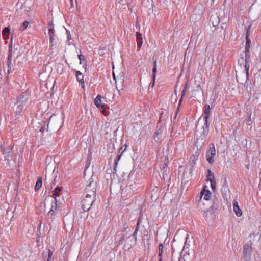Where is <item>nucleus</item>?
Here are the masks:
<instances>
[{
  "label": "nucleus",
  "instance_id": "ea45409f",
  "mask_svg": "<svg viewBox=\"0 0 261 261\" xmlns=\"http://www.w3.org/2000/svg\"><path fill=\"white\" fill-rule=\"evenodd\" d=\"M223 188L225 190L226 189H228V182H227V179H226V177H225V178H224V183L223 184V186H222Z\"/></svg>",
  "mask_w": 261,
  "mask_h": 261
},
{
  "label": "nucleus",
  "instance_id": "473e14b6",
  "mask_svg": "<svg viewBox=\"0 0 261 261\" xmlns=\"http://www.w3.org/2000/svg\"><path fill=\"white\" fill-rule=\"evenodd\" d=\"M251 40L250 39H246L245 48V50L248 51L250 48Z\"/></svg>",
  "mask_w": 261,
  "mask_h": 261
},
{
  "label": "nucleus",
  "instance_id": "09e8293b",
  "mask_svg": "<svg viewBox=\"0 0 261 261\" xmlns=\"http://www.w3.org/2000/svg\"><path fill=\"white\" fill-rule=\"evenodd\" d=\"M155 77H156L152 76V80H151V81L150 83V84L151 85L152 87H153L155 85Z\"/></svg>",
  "mask_w": 261,
  "mask_h": 261
},
{
  "label": "nucleus",
  "instance_id": "4be33fe9",
  "mask_svg": "<svg viewBox=\"0 0 261 261\" xmlns=\"http://www.w3.org/2000/svg\"><path fill=\"white\" fill-rule=\"evenodd\" d=\"M42 179L41 177H39L37 178V180L36 181V185H35V188H34L35 191H37L38 190H39L42 187Z\"/></svg>",
  "mask_w": 261,
  "mask_h": 261
},
{
  "label": "nucleus",
  "instance_id": "412c9836",
  "mask_svg": "<svg viewBox=\"0 0 261 261\" xmlns=\"http://www.w3.org/2000/svg\"><path fill=\"white\" fill-rule=\"evenodd\" d=\"M62 187H57L55 188V190L54 191V193L53 194L52 197L54 198V199H57V197L60 196V192L63 190Z\"/></svg>",
  "mask_w": 261,
  "mask_h": 261
},
{
  "label": "nucleus",
  "instance_id": "c03bdc74",
  "mask_svg": "<svg viewBox=\"0 0 261 261\" xmlns=\"http://www.w3.org/2000/svg\"><path fill=\"white\" fill-rule=\"evenodd\" d=\"M78 58L80 60V64H82V62L85 60L84 57L82 55L80 54L78 55Z\"/></svg>",
  "mask_w": 261,
  "mask_h": 261
},
{
  "label": "nucleus",
  "instance_id": "e2e57ef3",
  "mask_svg": "<svg viewBox=\"0 0 261 261\" xmlns=\"http://www.w3.org/2000/svg\"><path fill=\"white\" fill-rule=\"evenodd\" d=\"M163 167H166L167 168H168V164H166V163H164Z\"/></svg>",
  "mask_w": 261,
  "mask_h": 261
},
{
  "label": "nucleus",
  "instance_id": "864d4df0",
  "mask_svg": "<svg viewBox=\"0 0 261 261\" xmlns=\"http://www.w3.org/2000/svg\"><path fill=\"white\" fill-rule=\"evenodd\" d=\"M48 25L49 26V28L50 27H54V25H53V21H49L48 23Z\"/></svg>",
  "mask_w": 261,
  "mask_h": 261
},
{
  "label": "nucleus",
  "instance_id": "58836bf2",
  "mask_svg": "<svg viewBox=\"0 0 261 261\" xmlns=\"http://www.w3.org/2000/svg\"><path fill=\"white\" fill-rule=\"evenodd\" d=\"M251 114H250L249 116V118L248 119H247V121H246V124L248 125V126H251L250 128V129H251L252 128V121L251 120Z\"/></svg>",
  "mask_w": 261,
  "mask_h": 261
},
{
  "label": "nucleus",
  "instance_id": "79ce46f5",
  "mask_svg": "<svg viewBox=\"0 0 261 261\" xmlns=\"http://www.w3.org/2000/svg\"><path fill=\"white\" fill-rule=\"evenodd\" d=\"M53 252L52 251H51L50 249L48 251V257L46 261H50L51 256L53 255Z\"/></svg>",
  "mask_w": 261,
  "mask_h": 261
},
{
  "label": "nucleus",
  "instance_id": "cd10ccee",
  "mask_svg": "<svg viewBox=\"0 0 261 261\" xmlns=\"http://www.w3.org/2000/svg\"><path fill=\"white\" fill-rule=\"evenodd\" d=\"M163 171V179L164 180H167L168 179V175L167 172H168V168L166 167H163L162 168Z\"/></svg>",
  "mask_w": 261,
  "mask_h": 261
},
{
  "label": "nucleus",
  "instance_id": "72a5a7b5",
  "mask_svg": "<svg viewBox=\"0 0 261 261\" xmlns=\"http://www.w3.org/2000/svg\"><path fill=\"white\" fill-rule=\"evenodd\" d=\"M10 32V28L8 27L4 28L2 31V36H5V35H9Z\"/></svg>",
  "mask_w": 261,
  "mask_h": 261
},
{
  "label": "nucleus",
  "instance_id": "393cba45",
  "mask_svg": "<svg viewBox=\"0 0 261 261\" xmlns=\"http://www.w3.org/2000/svg\"><path fill=\"white\" fill-rule=\"evenodd\" d=\"M13 149V147H11V148L9 149V151H6L4 146L2 144L1 142L0 141V151L3 154H9L10 153Z\"/></svg>",
  "mask_w": 261,
  "mask_h": 261
},
{
  "label": "nucleus",
  "instance_id": "4c0bfd02",
  "mask_svg": "<svg viewBox=\"0 0 261 261\" xmlns=\"http://www.w3.org/2000/svg\"><path fill=\"white\" fill-rule=\"evenodd\" d=\"M211 187L213 191H215L216 189V181L215 180H210Z\"/></svg>",
  "mask_w": 261,
  "mask_h": 261
},
{
  "label": "nucleus",
  "instance_id": "de8ad7c7",
  "mask_svg": "<svg viewBox=\"0 0 261 261\" xmlns=\"http://www.w3.org/2000/svg\"><path fill=\"white\" fill-rule=\"evenodd\" d=\"M66 33L67 35V41L69 42V41L71 39V35L69 31L66 30Z\"/></svg>",
  "mask_w": 261,
  "mask_h": 261
},
{
  "label": "nucleus",
  "instance_id": "f3484780",
  "mask_svg": "<svg viewBox=\"0 0 261 261\" xmlns=\"http://www.w3.org/2000/svg\"><path fill=\"white\" fill-rule=\"evenodd\" d=\"M76 73V77L77 81L81 83L82 88H84L85 84L84 81V75L82 74V73L79 71H75Z\"/></svg>",
  "mask_w": 261,
  "mask_h": 261
},
{
  "label": "nucleus",
  "instance_id": "dca6fc26",
  "mask_svg": "<svg viewBox=\"0 0 261 261\" xmlns=\"http://www.w3.org/2000/svg\"><path fill=\"white\" fill-rule=\"evenodd\" d=\"M49 37V42L51 44V47L53 46V42L54 41L55 30L54 27L49 28L48 32Z\"/></svg>",
  "mask_w": 261,
  "mask_h": 261
},
{
  "label": "nucleus",
  "instance_id": "6e6d98bb",
  "mask_svg": "<svg viewBox=\"0 0 261 261\" xmlns=\"http://www.w3.org/2000/svg\"><path fill=\"white\" fill-rule=\"evenodd\" d=\"M258 188H259V190H261V179H260L259 180V185H258Z\"/></svg>",
  "mask_w": 261,
  "mask_h": 261
},
{
  "label": "nucleus",
  "instance_id": "c85d7f7f",
  "mask_svg": "<svg viewBox=\"0 0 261 261\" xmlns=\"http://www.w3.org/2000/svg\"><path fill=\"white\" fill-rule=\"evenodd\" d=\"M208 174L207 175V181H210V180H215V176L213 172H212L210 169L207 170Z\"/></svg>",
  "mask_w": 261,
  "mask_h": 261
},
{
  "label": "nucleus",
  "instance_id": "603ef678",
  "mask_svg": "<svg viewBox=\"0 0 261 261\" xmlns=\"http://www.w3.org/2000/svg\"><path fill=\"white\" fill-rule=\"evenodd\" d=\"M101 108H102V111H101V113L104 114L105 115H106V110H105V109L104 108V105H103V107H101Z\"/></svg>",
  "mask_w": 261,
  "mask_h": 261
},
{
  "label": "nucleus",
  "instance_id": "f257e3e1",
  "mask_svg": "<svg viewBox=\"0 0 261 261\" xmlns=\"http://www.w3.org/2000/svg\"><path fill=\"white\" fill-rule=\"evenodd\" d=\"M131 231L132 229L130 228L128 226L124 225L123 228L116 233L115 240L117 239L116 243L117 244V246L122 245L125 241L124 247L127 248V249H130L132 247L135 243L130 242V239H133L132 235H130Z\"/></svg>",
  "mask_w": 261,
  "mask_h": 261
},
{
  "label": "nucleus",
  "instance_id": "423d86ee",
  "mask_svg": "<svg viewBox=\"0 0 261 261\" xmlns=\"http://www.w3.org/2000/svg\"><path fill=\"white\" fill-rule=\"evenodd\" d=\"M13 36H11V39H10V42L9 45L8 47V56L7 58V65L8 67V73H10V70L11 69V64H12V51H13Z\"/></svg>",
  "mask_w": 261,
  "mask_h": 261
},
{
  "label": "nucleus",
  "instance_id": "9d476101",
  "mask_svg": "<svg viewBox=\"0 0 261 261\" xmlns=\"http://www.w3.org/2000/svg\"><path fill=\"white\" fill-rule=\"evenodd\" d=\"M245 60V64L244 65V70L246 73L247 76L248 77L249 70L250 68L249 63L250 62V50H248V51L245 50V56H244Z\"/></svg>",
  "mask_w": 261,
  "mask_h": 261
},
{
  "label": "nucleus",
  "instance_id": "6e6552de",
  "mask_svg": "<svg viewBox=\"0 0 261 261\" xmlns=\"http://www.w3.org/2000/svg\"><path fill=\"white\" fill-rule=\"evenodd\" d=\"M59 206L57 204V199H54L51 202V206L49 212L48 213L49 216L52 220L54 219V216L55 215L56 212L59 208Z\"/></svg>",
  "mask_w": 261,
  "mask_h": 261
},
{
  "label": "nucleus",
  "instance_id": "13d9d810",
  "mask_svg": "<svg viewBox=\"0 0 261 261\" xmlns=\"http://www.w3.org/2000/svg\"><path fill=\"white\" fill-rule=\"evenodd\" d=\"M188 85V83L187 82V83L185 84V86H184V88L187 89V88Z\"/></svg>",
  "mask_w": 261,
  "mask_h": 261
},
{
  "label": "nucleus",
  "instance_id": "8fccbe9b",
  "mask_svg": "<svg viewBox=\"0 0 261 261\" xmlns=\"http://www.w3.org/2000/svg\"><path fill=\"white\" fill-rule=\"evenodd\" d=\"M120 80H121L122 82L124 81V76L123 73H122V74L120 75Z\"/></svg>",
  "mask_w": 261,
  "mask_h": 261
},
{
  "label": "nucleus",
  "instance_id": "39448f33",
  "mask_svg": "<svg viewBox=\"0 0 261 261\" xmlns=\"http://www.w3.org/2000/svg\"><path fill=\"white\" fill-rule=\"evenodd\" d=\"M216 155V149L214 144L211 143L209 145L208 150L206 153V158L207 161L210 164H213L214 162V156Z\"/></svg>",
  "mask_w": 261,
  "mask_h": 261
},
{
  "label": "nucleus",
  "instance_id": "c756f323",
  "mask_svg": "<svg viewBox=\"0 0 261 261\" xmlns=\"http://www.w3.org/2000/svg\"><path fill=\"white\" fill-rule=\"evenodd\" d=\"M153 138L156 142H160L162 138V135L158 134V132H154Z\"/></svg>",
  "mask_w": 261,
  "mask_h": 261
},
{
  "label": "nucleus",
  "instance_id": "b1692460",
  "mask_svg": "<svg viewBox=\"0 0 261 261\" xmlns=\"http://www.w3.org/2000/svg\"><path fill=\"white\" fill-rule=\"evenodd\" d=\"M163 244L160 243L158 246V257L159 260H162V254L163 252Z\"/></svg>",
  "mask_w": 261,
  "mask_h": 261
},
{
  "label": "nucleus",
  "instance_id": "052dcab7",
  "mask_svg": "<svg viewBox=\"0 0 261 261\" xmlns=\"http://www.w3.org/2000/svg\"><path fill=\"white\" fill-rule=\"evenodd\" d=\"M42 256L43 257H47V254H45V253L43 252Z\"/></svg>",
  "mask_w": 261,
  "mask_h": 261
},
{
  "label": "nucleus",
  "instance_id": "c9c22d12",
  "mask_svg": "<svg viewBox=\"0 0 261 261\" xmlns=\"http://www.w3.org/2000/svg\"><path fill=\"white\" fill-rule=\"evenodd\" d=\"M164 126L162 125L157 126V129L155 132H158V134L162 135V133L164 132Z\"/></svg>",
  "mask_w": 261,
  "mask_h": 261
},
{
  "label": "nucleus",
  "instance_id": "bb28decb",
  "mask_svg": "<svg viewBox=\"0 0 261 261\" xmlns=\"http://www.w3.org/2000/svg\"><path fill=\"white\" fill-rule=\"evenodd\" d=\"M186 92H187V89L183 88V89L181 91V98H180L179 101L178 102V104L177 111L179 110V107L182 103L183 98L186 94Z\"/></svg>",
  "mask_w": 261,
  "mask_h": 261
},
{
  "label": "nucleus",
  "instance_id": "a878e982",
  "mask_svg": "<svg viewBox=\"0 0 261 261\" xmlns=\"http://www.w3.org/2000/svg\"><path fill=\"white\" fill-rule=\"evenodd\" d=\"M219 201L217 198L213 200V204L211 206L210 208L212 210H216L219 208Z\"/></svg>",
  "mask_w": 261,
  "mask_h": 261
},
{
  "label": "nucleus",
  "instance_id": "49530a36",
  "mask_svg": "<svg viewBox=\"0 0 261 261\" xmlns=\"http://www.w3.org/2000/svg\"><path fill=\"white\" fill-rule=\"evenodd\" d=\"M206 187V186L205 185L204 187V188L200 192V199L201 198L202 196L203 195H204V194L205 193V191H206L205 190V188Z\"/></svg>",
  "mask_w": 261,
  "mask_h": 261
},
{
  "label": "nucleus",
  "instance_id": "6ab92c4d",
  "mask_svg": "<svg viewBox=\"0 0 261 261\" xmlns=\"http://www.w3.org/2000/svg\"><path fill=\"white\" fill-rule=\"evenodd\" d=\"M233 211L238 217H240L242 216V211L240 208L237 201H234L233 202Z\"/></svg>",
  "mask_w": 261,
  "mask_h": 261
},
{
  "label": "nucleus",
  "instance_id": "0eeeda50",
  "mask_svg": "<svg viewBox=\"0 0 261 261\" xmlns=\"http://www.w3.org/2000/svg\"><path fill=\"white\" fill-rule=\"evenodd\" d=\"M142 214L141 213L140 214V216L138 219V220H137V225H136V228H135L133 233L131 234L133 239H130V242H132V243H136V242L137 241V233L139 231L140 225L142 223Z\"/></svg>",
  "mask_w": 261,
  "mask_h": 261
},
{
  "label": "nucleus",
  "instance_id": "f8f14e48",
  "mask_svg": "<svg viewBox=\"0 0 261 261\" xmlns=\"http://www.w3.org/2000/svg\"><path fill=\"white\" fill-rule=\"evenodd\" d=\"M189 238V235L188 234H187L186 236V241L185 242L184 249H183L182 252L180 253V257H181V258H185V261H189L190 260L189 254L187 253V252H185L184 254H183V251H184V250H185L186 249V247L187 248H188V247H186V246L187 245V242H188V240Z\"/></svg>",
  "mask_w": 261,
  "mask_h": 261
},
{
  "label": "nucleus",
  "instance_id": "a19ab883",
  "mask_svg": "<svg viewBox=\"0 0 261 261\" xmlns=\"http://www.w3.org/2000/svg\"><path fill=\"white\" fill-rule=\"evenodd\" d=\"M250 28L251 26L249 25L247 29H246V37L245 39H249V36L250 35Z\"/></svg>",
  "mask_w": 261,
  "mask_h": 261
},
{
  "label": "nucleus",
  "instance_id": "37998d69",
  "mask_svg": "<svg viewBox=\"0 0 261 261\" xmlns=\"http://www.w3.org/2000/svg\"><path fill=\"white\" fill-rule=\"evenodd\" d=\"M136 38L137 40H142L141 34L139 32H136Z\"/></svg>",
  "mask_w": 261,
  "mask_h": 261
},
{
  "label": "nucleus",
  "instance_id": "a211bd4d",
  "mask_svg": "<svg viewBox=\"0 0 261 261\" xmlns=\"http://www.w3.org/2000/svg\"><path fill=\"white\" fill-rule=\"evenodd\" d=\"M24 108V105L19 104L15 109V116L16 118L19 119L21 116V113Z\"/></svg>",
  "mask_w": 261,
  "mask_h": 261
},
{
  "label": "nucleus",
  "instance_id": "20e7f679",
  "mask_svg": "<svg viewBox=\"0 0 261 261\" xmlns=\"http://www.w3.org/2000/svg\"><path fill=\"white\" fill-rule=\"evenodd\" d=\"M96 198H94L93 197L86 196L83 198L81 201L82 208L84 212H87L90 210L93 203L95 201Z\"/></svg>",
  "mask_w": 261,
  "mask_h": 261
},
{
  "label": "nucleus",
  "instance_id": "7ed1b4c3",
  "mask_svg": "<svg viewBox=\"0 0 261 261\" xmlns=\"http://www.w3.org/2000/svg\"><path fill=\"white\" fill-rule=\"evenodd\" d=\"M97 179L95 176H92L89 179V183L85 189L84 194L86 196L93 197L96 198Z\"/></svg>",
  "mask_w": 261,
  "mask_h": 261
},
{
  "label": "nucleus",
  "instance_id": "bf43d9fd",
  "mask_svg": "<svg viewBox=\"0 0 261 261\" xmlns=\"http://www.w3.org/2000/svg\"><path fill=\"white\" fill-rule=\"evenodd\" d=\"M113 76L114 80L116 81V76H115V74L114 72H113Z\"/></svg>",
  "mask_w": 261,
  "mask_h": 261
},
{
  "label": "nucleus",
  "instance_id": "3c124183",
  "mask_svg": "<svg viewBox=\"0 0 261 261\" xmlns=\"http://www.w3.org/2000/svg\"><path fill=\"white\" fill-rule=\"evenodd\" d=\"M169 162V159L167 156H165L164 163L168 164Z\"/></svg>",
  "mask_w": 261,
  "mask_h": 261
},
{
  "label": "nucleus",
  "instance_id": "7c9ffc66",
  "mask_svg": "<svg viewBox=\"0 0 261 261\" xmlns=\"http://www.w3.org/2000/svg\"><path fill=\"white\" fill-rule=\"evenodd\" d=\"M157 73V61L155 60L153 62V66L152 69V76L156 77Z\"/></svg>",
  "mask_w": 261,
  "mask_h": 261
},
{
  "label": "nucleus",
  "instance_id": "338daca9",
  "mask_svg": "<svg viewBox=\"0 0 261 261\" xmlns=\"http://www.w3.org/2000/svg\"><path fill=\"white\" fill-rule=\"evenodd\" d=\"M197 87L201 89V88L200 85L199 84L198 85Z\"/></svg>",
  "mask_w": 261,
  "mask_h": 261
},
{
  "label": "nucleus",
  "instance_id": "2eb2a0df",
  "mask_svg": "<svg viewBox=\"0 0 261 261\" xmlns=\"http://www.w3.org/2000/svg\"><path fill=\"white\" fill-rule=\"evenodd\" d=\"M196 153H197V154H196L195 155H193L192 156H191V161L190 163V165L191 167L189 168V172L190 174L192 173L193 171V168L194 166L195 165L196 161L198 159V153L197 152H196Z\"/></svg>",
  "mask_w": 261,
  "mask_h": 261
},
{
  "label": "nucleus",
  "instance_id": "f03ea898",
  "mask_svg": "<svg viewBox=\"0 0 261 261\" xmlns=\"http://www.w3.org/2000/svg\"><path fill=\"white\" fill-rule=\"evenodd\" d=\"M195 136L196 137V144L200 147L204 143L206 138L209 132V125L208 123H204L203 125L200 127H196Z\"/></svg>",
  "mask_w": 261,
  "mask_h": 261
},
{
  "label": "nucleus",
  "instance_id": "9b49d317",
  "mask_svg": "<svg viewBox=\"0 0 261 261\" xmlns=\"http://www.w3.org/2000/svg\"><path fill=\"white\" fill-rule=\"evenodd\" d=\"M127 148V145L126 144L122 145L119 149L118 154L117 156H116L114 163V172L116 171V168L117 166L118 165V162L120 159V158L121 155H122L123 153L126 150Z\"/></svg>",
  "mask_w": 261,
  "mask_h": 261
},
{
  "label": "nucleus",
  "instance_id": "774afa93",
  "mask_svg": "<svg viewBox=\"0 0 261 261\" xmlns=\"http://www.w3.org/2000/svg\"><path fill=\"white\" fill-rule=\"evenodd\" d=\"M173 131V127L172 126V130H171V134L172 133Z\"/></svg>",
  "mask_w": 261,
  "mask_h": 261
},
{
  "label": "nucleus",
  "instance_id": "2f4dec72",
  "mask_svg": "<svg viewBox=\"0 0 261 261\" xmlns=\"http://www.w3.org/2000/svg\"><path fill=\"white\" fill-rule=\"evenodd\" d=\"M238 63L240 66H243V67H244L245 60L244 55L243 54L240 55V57L238 60Z\"/></svg>",
  "mask_w": 261,
  "mask_h": 261
},
{
  "label": "nucleus",
  "instance_id": "1a4fd4ad",
  "mask_svg": "<svg viewBox=\"0 0 261 261\" xmlns=\"http://www.w3.org/2000/svg\"><path fill=\"white\" fill-rule=\"evenodd\" d=\"M212 107H210V106L208 104H205L203 111V119L204 120V123H208V121L210 119V115L211 111V110L212 109Z\"/></svg>",
  "mask_w": 261,
  "mask_h": 261
},
{
  "label": "nucleus",
  "instance_id": "0e129e2a",
  "mask_svg": "<svg viewBox=\"0 0 261 261\" xmlns=\"http://www.w3.org/2000/svg\"><path fill=\"white\" fill-rule=\"evenodd\" d=\"M44 130V127H42L40 129V131L41 132H43Z\"/></svg>",
  "mask_w": 261,
  "mask_h": 261
},
{
  "label": "nucleus",
  "instance_id": "a18cd8bd",
  "mask_svg": "<svg viewBox=\"0 0 261 261\" xmlns=\"http://www.w3.org/2000/svg\"><path fill=\"white\" fill-rule=\"evenodd\" d=\"M137 47L138 49L140 48L142 46L143 41L142 40H137Z\"/></svg>",
  "mask_w": 261,
  "mask_h": 261
},
{
  "label": "nucleus",
  "instance_id": "5fc2aeb1",
  "mask_svg": "<svg viewBox=\"0 0 261 261\" xmlns=\"http://www.w3.org/2000/svg\"><path fill=\"white\" fill-rule=\"evenodd\" d=\"M9 35H5V36H3V39L5 40H7L9 39Z\"/></svg>",
  "mask_w": 261,
  "mask_h": 261
},
{
  "label": "nucleus",
  "instance_id": "e433bc0d",
  "mask_svg": "<svg viewBox=\"0 0 261 261\" xmlns=\"http://www.w3.org/2000/svg\"><path fill=\"white\" fill-rule=\"evenodd\" d=\"M29 22L28 21H24L20 27V29L21 30V31H24L27 28Z\"/></svg>",
  "mask_w": 261,
  "mask_h": 261
},
{
  "label": "nucleus",
  "instance_id": "4d7b16f0",
  "mask_svg": "<svg viewBox=\"0 0 261 261\" xmlns=\"http://www.w3.org/2000/svg\"><path fill=\"white\" fill-rule=\"evenodd\" d=\"M90 161L88 163H87L85 166L86 168H88L89 167V164H90Z\"/></svg>",
  "mask_w": 261,
  "mask_h": 261
},
{
  "label": "nucleus",
  "instance_id": "f704fd0d",
  "mask_svg": "<svg viewBox=\"0 0 261 261\" xmlns=\"http://www.w3.org/2000/svg\"><path fill=\"white\" fill-rule=\"evenodd\" d=\"M212 193L210 191V190H207L205 191V193L204 195V199L206 200H208L210 199V196Z\"/></svg>",
  "mask_w": 261,
  "mask_h": 261
},
{
  "label": "nucleus",
  "instance_id": "5701e85b",
  "mask_svg": "<svg viewBox=\"0 0 261 261\" xmlns=\"http://www.w3.org/2000/svg\"><path fill=\"white\" fill-rule=\"evenodd\" d=\"M28 97L26 96V95L22 94L20 95L17 98V103H19L20 104L24 105V103H25Z\"/></svg>",
  "mask_w": 261,
  "mask_h": 261
},
{
  "label": "nucleus",
  "instance_id": "aec40b11",
  "mask_svg": "<svg viewBox=\"0 0 261 261\" xmlns=\"http://www.w3.org/2000/svg\"><path fill=\"white\" fill-rule=\"evenodd\" d=\"M101 95H98L94 100V104L99 109L101 108V107H103V105L101 103Z\"/></svg>",
  "mask_w": 261,
  "mask_h": 261
},
{
  "label": "nucleus",
  "instance_id": "680f3d73",
  "mask_svg": "<svg viewBox=\"0 0 261 261\" xmlns=\"http://www.w3.org/2000/svg\"><path fill=\"white\" fill-rule=\"evenodd\" d=\"M171 145H172V143H168V149H169V148H170V146H171Z\"/></svg>",
  "mask_w": 261,
  "mask_h": 261
},
{
  "label": "nucleus",
  "instance_id": "4468645a",
  "mask_svg": "<svg viewBox=\"0 0 261 261\" xmlns=\"http://www.w3.org/2000/svg\"><path fill=\"white\" fill-rule=\"evenodd\" d=\"M252 251L251 242H248L243 247V255L244 257H247L250 254Z\"/></svg>",
  "mask_w": 261,
  "mask_h": 261
},
{
  "label": "nucleus",
  "instance_id": "69168bd1",
  "mask_svg": "<svg viewBox=\"0 0 261 261\" xmlns=\"http://www.w3.org/2000/svg\"><path fill=\"white\" fill-rule=\"evenodd\" d=\"M259 177L260 179H261V171L259 173Z\"/></svg>",
  "mask_w": 261,
  "mask_h": 261
},
{
  "label": "nucleus",
  "instance_id": "ddd939ff",
  "mask_svg": "<svg viewBox=\"0 0 261 261\" xmlns=\"http://www.w3.org/2000/svg\"><path fill=\"white\" fill-rule=\"evenodd\" d=\"M210 22L212 24L213 27H215V30H216V27H217L220 23V18L217 14H213L211 16Z\"/></svg>",
  "mask_w": 261,
  "mask_h": 261
}]
</instances>
